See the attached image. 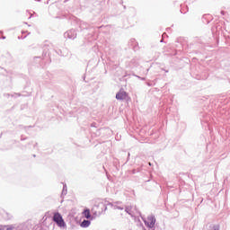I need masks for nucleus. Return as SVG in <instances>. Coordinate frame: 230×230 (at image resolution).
Returning <instances> with one entry per match:
<instances>
[{"mask_svg":"<svg viewBox=\"0 0 230 230\" xmlns=\"http://www.w3.org/2000/svg\"><path fill=\"white\" fill-rule=\"evenodd\" d=\"M144 222L146 226H147V227L153 229V227L155 226V217L154 215H151L147 217V220Z\"/></svg>","mask_w":230,"mask_h":230,"instance_id":"1","label":"nucleus"},{"mask_svg":"<svg viewBox=\"0 0 230 230\" xmlns=\"http://www.w3.org/2000/svg\"><path fill=\"white\" fill-rule=\"evenodd\" d=\"M125 211L128 213L130 217H136V215H137V208L134 206H127Z\"/></svg>","mask_w":230,"mask_h":230,"instance_id":"2","label":"nucleus"},{"mask_svg":"<svg viewBox=\"0 0 230 230\" xmlns=\"http://www.w3.org/2000/svg\"><path fill=\"white\" fill-rule=\"evenodd\" d=\"M64 35L67 39H76V31L75 29H71L65 32Z\"/></svg>","mask_w":230,"mask_h":230,"instance_id":"3","label":"nucleus"},{"mask_svg":"<svg viewBox=\"0 0 230 230\" xmlns=\"http://www.w3.org/2000/svg\"><path fill=\"white\" fill-rule=\"evenodd\" d=\"M128 94H127V92L125 91H119V93H117L116 94V100H120V101H123V100H126L128 98Z\"/></svg>","mask_w":230,"mask_h":230,"instance_id":"4","label":"nucleus"},{"mask_svg":"<svg viewBox=\"0 0 230 230\" xmlns=\"http://www.w3.org/2000/svg\"><path fill=\"white\" fill-rule=\"evenodd\" d=\"M58 227L61 229H67V225H66V222L64 221V218H62V215L58 214Z\"/></svg>","mask_w":230,"mask_h":230,"instance_id":"5","label":"nucleus"},{"mask_svg":"<svg viewBox=\"0 0 230 230\" xmlns=\"http://www.w3.org/2000/svg\"><path fill=\"white\" fill-rule=\"evenodd\" d=\"M66 195H67V185L63 184V190L61 192V199H64V197H66Z\"/></svg>","mask_w":230,"mask_h":230,"instance_id":"6","label":"nucleus"},{"mask_svg":"<svg viewBox=\"0 0 230 230\" xmlns=\"http://www.w3.org/2000/svg\"><path fill=\"white\" fill-rule=\"evenodd\" d=\"M89 226H91V221L89 220H84L82 223H81V227H89Z\"/></svg>","mask_w":230,"mask_h":230,"instance_id":"7","label":"nucleus"},{"mask_svg":"<svg viewBox=\"0 0 230 230\" xmlns=\"http://www.w3.org/2000/svg\"><path fill=\"white\" fill-rule=\"evenodd\" d=\"M83 215L85 217V218L89 219L91 218V211L89 209H85L84 212H83Z\"/></svg>","mask_w":230,"mask_h":230,"instance_id":"8","label":"nucleus"},{"mask_svg":"<svg viewBox=\"0 0 230 230\" xmlns=\"http://www.w3.org/2000/svg\"><path fill=\"white\" fill-rule=\"evenodd\" d=\"M209 230H220V226L214 225V226H210Z\"/></svg>","mask_w":230,"mask_h":230,"instance_id":"9","label":"nucleus"},{"mask_svg":"<svg viewBox=\"0 0 230 230\" xmlns=\"http://www.w3.org/2000/svg\"><path fill=\"white\" fill-rule=\"evenodd\" d=\"M53 220H54V222H56V224H58V214L54 215Z\"/></svg>","mask_w":230,"mask_h":230,"instance_id":"10","label":"nucleus"},{"mask_svg":"<svg viewBox=\"0 0 230 230\" xmlns=\"http://www.w3.org/2000/svg\"><path fill=\"white\" fill-rule=\"evenodd\" d=\"M114 209H120V210H123V207H119L118 205H114L113 206Z\"/></svg>","mask_w":230,"mask_h":230,"instance_id":"11","label":"nucleus"},{"mask_svg":"<svg viewBox=\"0 0 230 230\" xmlns=\"http://www.w3.org/2000/svg\"><path fill=\"white\" fill-rule=\"evenodd\" d=\"M224 13H225L224 11H221V14L224 15Z\"/></svg>","mask_w":230,"mask_h":230,"instance_id":"12","label":"nucleus"}]
</instances>
